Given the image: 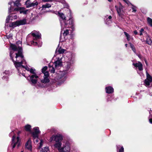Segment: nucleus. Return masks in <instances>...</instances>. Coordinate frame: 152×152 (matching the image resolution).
<instances>
[{
  "instance_id": "obj_1",
  "label": "nucleus",
  "mask_w": 152,
  "mask_h": 152,
  "mask_svg": "<svg viewBox=\"0 0 152 152\" xmlns=\"http://www.w3.org/2000/svg\"><path fill=\"white\" fill-rule=\"evenodd\" d=\"M18 46L11 44L10 47L12 51H10V56L14 64L18 70L19 68L23 67V64H26V62L22 54V50L21 47V42H18Z\"/></svg>"
},
{
  "instance_id": "obj_2",
  "label": "nucleus",
  "mask_w": 152,
  "mask_h": 152,
  "mask_svg": "<svg viewBox=\"0 0 152 152\" xmlns=\"http://www.w3.org/2000/svg\"><path fill=\"white\" fill-rule=\"evenodd\" d=\"M60 18L59 19L62 29L65 28H71L72 31L74 30V20L72 18L69 19V23H66V17L64 14L63 13L58 12Z\"/></svg>"
},
{
  "instance_id": "obj_3",
  "label": "nucleus",
  "mask_w": 152,
  "mask_h": 152,
  "mask_svg": "<svg viewBox=\"0 0 152 152\" xmlns=\"http://www.w3.org/2000/svg\"><path fill=\"white\" fill-rule=\"evenodd\" d=\"M69 56L67 58V60L64 64V67L65 71L69 72V70L70 69L72 65L74 63V57L73 55L70 53L67 54Z\"/></svg>"
},
{
  "instance_id": "obj_4",
  "label": "nucleus",
  "mask_w": 152,
  "mask_h": 152,
  "mask_svg": "<svg viewBox=\"0 0 152 152\" xmlns=\"http://www.w3.org/2000/svg\"><path fill=\"white\" fill-rule=\"evenodd\" d=\"M63 139L62 136L60 134H57L56 135H53L50 139L49 141L52 142L54 140L56 143L54 144L56 148L59 147L61 145V142Z\"/></svg>"
},
{
  "instance_id": "obj_5",
  "label": "nucleus",
  "mask_w": 152,
  "mask_h": 152,
  "mask_svg": "<svg viewBox=\"0 0 152 152\" xmlns=\"http://www.w3.org/2000/svg\"><path fill=\"white\" fill-rule=\"evenodd\" d=\"M28 10L26 9L23 7H16L15 8L12 7L10 6L9 8V12L10 13L11 12H15L16 11H19L20 14H23L24 15H26L27 13Z\"/></svg>"
},
{
  "instance_id": "obj_6",
  "label": "nucleus",
  "mask_w": 152,
  "mask_h": 152,
  "mask_svg": "<svg viewBox=\"0 0 152 152\" xmlns=\"http://www.w3.org/2000/svg\"><path fill=\"white\" fill-rule=\"evenodd\" d=\"M68 73L65 70L62 71H60L57 73L56 76V79L58 80H60V81L63 83L66 79L67 74Z\"/></svg>"
},
{
  "instance_id": "obj_7",
  "label": "nucleus",
  "mask_w": 152,
  "mask_h": 152,
  "mask_svg": "<svg viewBox=\"0 0 152 152\" xmlns=\"http://www.w3.org/2000/svg\"><path fill=\"white\" fill-rule=\"evenodd\" d=\"M26 23V19H24L10 23L9 26L13 28L20 25H24Z\"/></svg>"
},
{
  "instance_id": "obj_8",
  "label": "nucleus",
  "mask_w": 152,
  "mask_h": 152,
  "mask_svg": "<svg viewBox=\"0 0 152 152\" xmlns=\"http://www.w3.org/2000/svg\"><path fill=\"white\" fill-rule=\"evenodd\" d=\"M20 145V140L19 137H16L15 135H14L12 138V148H14L17 145L18 147Z\"/></svg>"
},
{
  "instance_id": "obj_9",
  "label": "nucleus",
  "mask_w": 152,
  "mask_h": 152,
  "mask_svg": "<svg viewBox=\"0 0 152 152\" xmlns=\"http://www.w3.org/2000/svg\"><path fill=\"white\" fill-rule=\"evenodd\" d=\"M145 86L148 87H151L152 86V77L146 72V79L144 81Z\"/></svg>"
},
{
  "instance_id": "obj_10",
  "label": "nucleus",
  "mask_w": 152,
  "mask_h": 152,
  "mask_svg": "<svg viewBox=\"0 0 152 152\" xmlns=\"http://www.w3.org/2000/svg\"><path fill=\"white\" fill-rule=\"evenodd\" d=\"M57 148L58 151L61 152H66L69 151L70 149L69 144L67 142L63 144L62 147L60 146Z\"/></svg>"
},
{
  "instance_id": "obj_11",
  "label": "nucleus",
  "mask_w": 152,
  "mask_h": 152,
  "mask_svg": "<svg viewBox=\"0 0 152 152\" xmlns=\"http://www.w3.org/2000/svg\"><path fill=\"white\" fill-rule=\"evenodd\" d=\"M63 29H61V32L60 36V42H63L66 39L65 36L67 35L69 33V30L68 29H66L65 31H64L63 33L62 34L61 33L63 31Z\"/></svg>"
},
{
  "instance_id": "obj_12",
  "label": "nucleus",
  "mask_w": 152,
  "mask_h": 152,
  "mask_svg": "<svg viewBox=\"0 0 152 152\" xmlns=\"http://www.w3.org/2000/svg\"><path fill=\"white\" fill-rule=\"evenodd\" d=\"M29 78V81L31 83L32 85H34L37 83L39 77L37 75L34 74L30 76Z\"/></svg>"
},
{
  "instance_id": "obj_13",
  "label": "nucleus",
  "mask_w": 152,
  "mask_h": 152,
  "mask_svg": "<svg viewBox=\"0 0 152 152\" xmlns=\"http://www.w3.org/2000/svg\"><path fill=\"white\" fill-rule=\"evenodd\" d=\"M43 78L41 79V82L42 83H46L49 82V78L48 72L46 71L43 74Z\"/></svg>"
},
{
  "instance_id": "obj_14",
  "label": "nucleus",
  "mask_w": 152,
  "mask_h": 152,
  "mask_svg": "<svg viewBox=\"0 0 152 152\" xmlns=\"http://www.w3.org/2000/svg\"><path fill=\"white\" fill-rule=\"evenodd\" d=\"M115 8L119 15L120 16H121L122 15H123V6L120 3L118 5L115 6Z\"/></svg>"
},
{
  "instance_id": "obj_15",
  "label": "nucleus",
  "mask_w": 152,
  "mask_h": 152,
  "mask_svg": "<svg viewBox=\"0 0 152 152\" xmlns=\"http://www.w3.org/2000/svg\"><path fill=\"white\" fill-rule=\"evenodd\" d=\"M12 12H11L10 13H9L8 12L9 14L6 19V23H8L10 20H12L13 19H17V16L16 15H15V13H12Z\"/></svg>"
},
{
  "instance_id": "obj_16",
  "label": "nucleus",
  "mask_w": 152,
  "mask_h": 152,
  "mask_svg": "<svg viewBox=\"0 0 152 152\" xmlns=\"http://www.w3.org/2000/svg\"><path fill=\"white\" fill-rule=\"evenodd\" d=\"M34 131L32 132V135L33 138H36L38 137V134L40 133L39 128L36 127L33 129Z\"/></svg>"
},
{
  "instance_id": "obj_17",
  "label": "nucleus",
  "mask_w": 152,
  "mask_h": 152,
  "mask_svg": "<svg viewBox=\"0 0 152 152\" xmlns=\"http://www.w3.org/2000/svg\"><path fill=\"white\" fill-rule=\"evenodd\" d=\"M54 64L56 68L58 69L62 66V62L61 58H58V59L56 61Z\"/></svg>"
},
{
  "instance_id": "obj_18",
  "label": "nucleus",
  "mask_w": 152,
  "mask_h": 152,
  "mask_svg": "<svg viewBox=\"0 0 152 152\" xmlns=\"http://www.w3.org/2000/svg\"><path fill=\"white\" fill-rule=\"evenodd\" d=\"M12 3L14 4V6L15 7H19L21 5L20 1L19 0H12L11 2H9L8 3V4L10 6H10H11L12 7H13L11 6V4Z\"/></svg>"
},
{
  "instance_id": "obj_19",
  "label": "nucleus",
  "mask_w": 152,
  "mask_h": 152,
  "mask_svg": "<svg viewBox=\"0 0 152 152\" xmlns=\"http://www.w3.org/2000/svg\"><path fill=\"white\" fill-rule=\"evenodd\" d=\"M33 37L34 40H37L41 38V34L38 32L31 33Z\"/></svg>"
},
{
  "instance_id": "obj_20",
  "label": "nucleus",
  "mask_w": 152,
  "mask_h": 152,
  "mask_svg": "<svg viewBox=\"0 0 152 152\" xmlns=\"http://www.w3.org/2000/svg\"><path fill=\"white\" fill-rule=\"evenodd\" d=\"M31 143V139H29L25 144V148L28 150L31 151L32 149Z\"/></svg>"
},
{
  "instance_id": "obj_21",
  "label": "nucleus",
  "mask_w": 152,
  "mask_h": 152,
  "mask_svg": "<svg viewBox=\"0 0 152 152\" xmlns=\"http://www.w3.org/2000/svg\"><path fill=\"white\" fill-rule=\"evenodd\" d=\"M133 65L136 68L138 67L140 71L143 70L142 65L140 62H138L136 63H133Z\"/></svg>"
},
{
  "instance_id": "obj_22",
  "label": "nucleus",
  "mask_w": 152,
  "mask_h": 152,
  "mask_svg": "<svg viewBox=\"0 0 152 152\" xmlns=\"http://www.w3.org/2000/svg\"><path fill=\"white\" fill-rule=\"evenodd\" d=\"M10 74V72L9 71H5L3 73V77L2 79L6 80H7L8 78V76Z\"/></svg>"
},
{
  "instance_id": "obj_23",
  "label": "nucleus",
  "mask_w": 152,
  "mask_h": 152,
  "mask_svg": "<svg viewBox=\"0 0 152 152\" xmlns=\"http://www.w3.org/2000/svg\"><path fill=\"white\" fill-rule=\"evenodd\" d=\"M105 22L106 24L109 25L112 22V17L109 16L108 18L105 17L104 19Z\"/></svg>"
},
{
  "instance_id": "obj_24",
  "label": "nucleus",
  "mask_w": 152,
  "mask_h": 152,
  "mask_svg": "<svg viewBox=\"0 0 152 152\" xmlns=\"http://www.w3.org/2000/svg\"><path fill=\"white\" fill-rule=\"evenodd\" d=\"M113 88L111 86L107 87L105 88L106 92L108 94H110L113 92Z\"/></svg>"
},
{
  "instance_id": "obj_25",
  "label": "nucleus",
  "mask_w": 152,
  "mask_h": 152,
  "mask_svg": "<svg viewBox=\"0 0 152 152\" xmlns=\"http://www.w3.org/2000/svg\"><path fill=\"white\" fill-rule=\"evenodd\" d=\"M65 51V50L61 48H58L56 49V53L57 54H62L64 53Z\"/></svg>"
},
{
  "instance_id": "obj_26",
  "label": "nucleus",
  "mask_w": 152,
  "mask_h": 152,
  "mask_svg": "<svg viewBox=\"0 0 152 152\" xmlns=\"http://www.w3.org/2000/svg\"><path fill=\"white\" fill-rule=\"evenodd\" d=\"M23 67H20L19 68V70H18V72L20 73L21 74V70H22L23 69H25L26 70L28 71H30V69L26 65L25 66L23 65Z\"/></svg>"
},
{
  "instance_id": "obj_27",
  "label": "nucleus",
  "mask_w": 152,
  "mask_h": 152,
  "mask_svg": "<svg viewBox=\"0 0 152 152\" xmlns=\"http://www.w3.org/2000/svg\"><path fill=\"white\" fill-rule=\"evenodd\" d=\"M49 70L52 73L55 72V69L53 66V64L50 63L49 64Z\"/></svg>"
},
{
  "instance_id": "obj_28",
  "label": "nucleus",
  "mask_w": 152,
  "mask_h": 152,
  "mask_svg": "<svg viewBox=\"0 0 152 152\" xmlns=\"http://www.w3.org/2000/svg\"><path fill=\"white\" fill-rule=\"evenodd\" d=\"M31 127V126L29 124H27L24 126L25 129L27 131L30 132Z\"/></svg>"
},
{
  "instance_id": "obj_29",
  "label": "nucleus",
  "mask_w": 152,
  "mask_h": 152,
  "mask_svg": "<svg viewBox=\"0 0 152 152\" xmlns=\"http://www.w3.org/2000/svg\"><path fill=\"white\" fill-rule=\"evenodd\" d=\"M147 20L148 23L152 27V19L149 17H148L147 18Z\"/></svg>"
},
{
  "instance_id": "obj_30",
  "label": "nucleus",
  "mask_w": 152,
  "mask_h": 152,
  "mask_svg": "<svg viewBox=\"0 0 152 152\" xmlns=\"http://www.w3.org/2000/svg\"><path fill=\"white\" fill-rule=\"evenodd\" d=\"M51 7V5L50 4L47 3L45 4L42 5V9L44 10V9H46V8H49Z\"/></svg>"
},
{
  "instance_id": "obj_31",
  "label": "nucleus",
  "mask_w": 152,
  "mask_h": 152,
  "mask_svg": "<svg viewBox=\"0 0 152 152\" xmlns=\"http://www.w3.org/2000/svg\"><path fill=\"white\" fill-rule=\"evenodd\" d=\"M146 43L148 45H151L152 43V41L150 38L148 36L146 37Z\"/></svg>"
},
{
  "instance_id": "obj_32",
  "label": "nucleus",
  "mask_w": 152,
  "mask_h": 152,
  "mask_svg": "<svg viewBox=\"0 0 152 152\" xmlns=\"http://www.w3.org/2000/svg\"><path fill=\"white\" fill-rule=\"evenodd\" d=\"M49 148L48 147L45 146L43 148H42L40 150L41 152H48L49 151Z\"/></svg>"
},
{
  "instance_id": "obj_33",
  "label": "nucleus",
  "mask_w": 152,
  "mask_h": 152,
  "mask_svg": "<svg viewBox=\"0 0 152 152\" xmlns=\"http://www.w3.org/2000/svg\"><path fill=\"white\" fill-rule=\"evenodd\" d=\"M117 150L119 152H124V148L123 146L120 147L119 146L117 147Z\"/></svg>"
},
{
  "instance_id": "obj_34",
  "label": "nucleus",
  "mask_w": 152,
  "mask_h": 152,
  "mask_svg": "<svg viewBox=\"0 0 152 152\" xmlns=\"http://www.w3.org/2000/svg\"><path fill=\"white\" fill-rule=\"evenodd\" d=\"M150 115L149 116V121L150 123L152 124V111H150Z\"/></svg>"
},
{
  "instance_id": "obj_35",
  "label": "nucleus",
  "mask_w": 152,
  "mask_h": 152,
  "mask_svg": "<svg viewBox=\"0 0 152 152\" xmlns=\"http://www.w3.org/2000/svg\"><path fill=\"white\" fill-rule=\"evenodd\" d=\"M129 44L130 45V47L133 51L134 52V53H136V50L134 45L131 43H130Z\"/></svg>"
},
{
  "instance_id": "obj_36",
  "label": "nucleus",
  "mask_w": 152,
  "mask_h": 152,
  "mask_svg": "<svg viewBox=\"0 0 152 152\" xmlns=\"http://www.w3.org/2000/svg\"><path fill=\"white\" fill-rule=\"evenodd\" d=\"M124 33L126 37L127 40L128 41H129L130 39V37L129 34L126 32H124Z\"/></svg>"
},
{
  "instance_id": "obj_37",
  "label": "nucleus",
  "mask_w": 152,
  "mask_h": 152,
  "mask_svg": "<svg viewBox=\"0 0 152 152\" xmlns=\"http://www.w3.org/2000/svg\"><path fill=\"white\" fill-rule=\"evenodd\" d=\"M35 71L36 70L33 68H31L30 70V73L32 74V75H34V74L37 75L35 72Z\"/></svg>"
},
{
  "instance_id": "obj_38",
  "label": "nucleus",
  "mask_w": 152,
  "mask_h": 152,
  "mask_svg": "<svg viewBox=\"0 0 152 152\" xmlns=\"http://www.w3.org/2000/svg\"><path fill=\"white\" fill-rule=\"evenodd\" d=\"M38 3L37 2H31L30 5V7H34L35 6H36L38 5Z\"/></svg>"
},
{
  "instance_id": "obj_39",
  "label": "nucleus",
  "mask_w": 152,
  "mask_h": 152,
  "mask_svg": "<svg viewBox=\"0 0 152 152\" xmlns=\"http://www.w3.org/2000/svg\"><path fill=\"white\" fill-rule=\"evenodd\" d=\"M31 2L30 1V0H27L26 2V4L27 7H30Z\"/></svg>"
},
{
  "instance_id": "obj_40",
  "label": "nucleus",
  "mask_w": 152,
  "mask_h": 152,
  "mask_svg": "<svg viewBox=\"0 0 152 152\" xmlns=\"http://www.w3.org/2000/svg\"><path fill=\"white\" fill-rule=\"evenodd\" d=\"M47 69V67L46 66H44L42 69V75L44 74V73L46 72V70Z\"/></svg>"
},
{
  "instance_id": "obj_41",
  "label": "nucleus",
  "mask_w": 152,
  "mask_h": 152,
  "mask_svg": "<svg viewBox=\"0 0 152 152\" xmlns=\"http://www.w3.org/2000/svg\"><path fill=\"white\" fill-rule=\"evenodd\" d=\"M31 44V45H37V42H34V41H31V42L28 44V45H30Z\"/></svg>"
},
{
  "instance_id": "obj_42",
  "label": "nucleus",
  "mask_w": 152,
  "mask_h": 152,
  "mask_svg": "<svg viewBox=\"0 0 152 152\" xmlns=\"http://www.w3.org/2000/svg\"><path fill=\"white\" fill-rule=\"evenodd\" d=\"M144 32V29L143 28H142L140 30V35L141 36L142 34V33Z\"/></svg>"
},
{
  "instance_id": "obj_43",
  "label": "nucleus",
  "mask_w": 152,
  "mask_h": 152,
  "mask_svg": "<svg viewBox=\"0 0 152 152\" xmlns=\"http://www.w3.org/2000/svg\"><path fill=\"white\" fill-rule=\"evenodd\" d=\"M132 9L133 10V12H136V7H135L133 6L132 7Z\"/></svg>"
},
{
  "instance_id": "obj_44",
  "label": "nucleus",
  "mask_w": 152,
  "mask_h": 152,
  "mask_svg": "<svg viewBox=\"0 0 152 152\" xmlns=\"http://www.w3.org/2000/svg\"><path fill=\"white\" fill-rule=\"evenodd\" d=\"M43 144V140H41L39 144V147L40 148L42 146Z\"/></svg>"
},
{
  "instance_id": "obj_45",
  "label": "nucleus",
  "mask_w": 152,
  "mask_h": 152,
  "mask_svg": "<svg viewBox=\"0 0 152 152\" xmlns=\"http://www.w3.org/2000/svg\"><path fill=\"white\" fill-rule=\"evenodd\" d=\"M36 87H37V88H38L39 87H42V86L40 83H39V84H37L36 85Z\"/></svg>"
},
{
  "instance_id": "obj_46",
  "label": "nucleus",
  "mask_w": 152,
  "mask_h": 152,
  "mask_svg": "<svg viewBox=\"0 0 152 152\" xmlns=\"http://www.w3.org/2000/svg\"><path fill=\"white\" fill-rule=\"evenodd\" d=\"M12 34H10L9 35H8V36H7V38H12Z\"/></svg>"
},
{
  "instance_id": "obj_47",
  "label": "nucleus",
  "mask_w": 152,
  "mask_h": 152,
  "mask_svg": "<svg viewBox=\"0 0 152 152\" xmlns=\"http://www.w3.org/2000/svg\"><path fill=\"white\" fill-rule=\"evenodd\" d=\"M124 2H125L127 4H129V2L128 0H123Z\"/></svg>"
},
{
  "instance_id": "obj_48",
  "label": "nucleus",
  "mask_w": 152,
  "mask_h": 152,
  "mask_svg": "<svg viewBox=\"0 0 152 152\" xmlns=\"http://www.w3.org/2000/svg\"><path fill=\"white\" fill-rule=\"evenodd\" d=\"M42 1L44 2H48L51 1L52 0H42Z\"/></svg>"
},
{
  "instance_id": "obj_49",
  "label": "nucleus",
  "mask_w": 152,
  "mask_h": 152,
  "mask_svg": "<svg viewBox=\"0 0 152 152\" xmlns=\"http://www.w3.org/2000/svg\"><path fill=\"white\" fill-rule=\"evenodd\" d=\"M38 137L36 138H34V140L35 139V141H36V142H38Z\"/></svg>"
},
{
  "instance_id": "obj_50",
  "label": "nucleus",
  "mask_w": 152,
  "mask_h": 152,
  "mask_svg": "<svg viewBox=\"0 0 152 152\" xmlns=\"http://www.w3.org/2000/svg\"><path fill=\"white\" fill-rule=\"evenodd\" d=\"M134 34H135L136 35L137 34V31L136 30L134 31Z\"/></svg>"
},
{
  "instance_id": "obj_51",
  "label": "nucleus",
  "mask_w": 152,
  "mask_h": 152,
  "mask_svg": "<svg viewBox=\"0 0 152 152\" xmlns=\"http://www.w3.org/2000/svg\"><path fill=\"white\" fill-rule=\"evenodd\" d=\"M145 61V63L147 65V61Z\"/></svg>"
},
{
  "instance_id": "obj_52",
  "label": "nucleus",
  "mask_w": 152,
  "mask_h": 152,
  "mask_svg": "<svg viewBox=\"0 0 152 152\" xmlns=\"http://www.w3.org/2000/svg\"><path fill=\"white\" fill-rule=\"evenodd\" d=\"M29 35H28L27 36V40L28 39V37H29Z\"/></svg>"
},
{
  "instance_id": "obj_53",
  "label": "nucleus",
  "mask_w": 152,
  "mask_h": 152,
  "mask_svg": "<svg viewBox=\"0 0 152 152\" xmlns=\"http://www.w3.org/2000/svg\"><path fill=\"white\" fill-rule=\"evenodd\" d=\"M109 2H111L112 0H107Z\"/></svg>"
},
{
  "instance_id": "obj_54",
  "label": "nucleus",
  "mask_w": 152,
  "mask_h": 152,
  "mask_svg": "<svg viewBox=\"0 0 152 152\" xmlns=\"http://www.w3.org/2000/svg\"><path fill=\"white\" fill-rule=\"evenodd\" d=\"M125 46H126V47H127V44H126L125 45Z\"/></svg>"
},
{
  "instance_id": "obj_55",
  "label": "nucleus",
  "mask_w": 152,
  "mask_h": 152,
  "mask_svg": "<svg viewBox=\"0 0 152 152\" xmlns=\"http://www.w3.org/2000/svg\"><path fill=\"white\" fill-rule=\"evenodd\" d=\"M68 10H69V11H70V10L69 9H68Z\"/></svg>"
},
{
  "instance_id": "obj_56",
  "label": "nucleus",
  "mask_w": 152,
  "mask_h": 152,
  "mask_svg": "<svg viewBox=\"0 0 152 152\" xmlns=\"http://www.w3.org/2000/svg\"><path fill=\"white\" fill-rule=\"evenodd\" d=\"M22 75H23L24 76V75L23 74V73H22Z\"/></svg>"
},
{
  "instance_id": "obj_57",
  "label": "nucleus",
  "mask_w": 152,
  "mask_h": 152,
  "mask_svg": "<svg viewBox=\"0 0 152 152\" xmlns=\"http://www.w3.org/2000/svg\"><path fill=\"white\" fill-rule=\"evenodd\" d=\"M21 152H23V151H21Z\"/></svg>"
}]
</instances>
